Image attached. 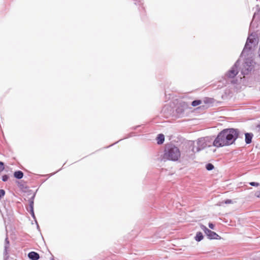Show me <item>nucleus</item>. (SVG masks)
Masks as SVG:
<instances>
[{
	"label": "nucleus",
	"instance_id": "nucleus-1",
	"mask_svg": "<svg viewBox=\"0 0 260 260\" xmlns=\"http://www.w3.org/2000/svg\"><path fill=\"white\" fill-rule=\"evenodd\" d=\"M258 43V39L255 33L249 34L245 46L241 54V57H245V61L241 68V74L248 75L252 71L255 64L252 57L256 47Z\"/></svg>",
	"mask_w": 260,
	"mask_h": 260
},
{
	"label": "nucleus",
	"instance_id": "nucleus-2",
	"mask_svg": "<svg viewBox=\"0 0 260 260\" xmlns=\"http://www.w3.org/2000/svg\"><path fill=\"white\" fill-rule=\"evenodd\" d=\"M240 131L237 128H225L221 131L213 142L216 147H221L233 144L238 138Z\"/></svg>",
	"mask_w": 260,
	"mask_h": 260
},
{
	"label": "nucleus",
	"instance_id": "nucleus-3",
	"mask_svg": "<svg viewBox=\"0 0 260 260\" xmlns=\"http://www.w3.org/2000/svg\"><path fill=\"white\" fill-rule=\"evenodd\" d=\"M180 152L177 147L173 145L167 146L164 155V158L172 161H176L180 156Z\"/></svg>",
	"mask_w": 260,
	"mask_h": 260
},
{
	"label": "nucleus",
	"instance_id": "nucleus-4",
	"mask_svg": "<svg viewBox=\"0 0 260 260\" xmlns=\"http://www.w3.org/2000/svg\"><path fill=\"white\" fill-rule=\"evenodd\" d=\"M201 229L204 232L208 238L209 239H220L221 237L215 232L208 229L206 226L201 224Z\"/></svg>",
	"mask_w": 260,
	"mask_h": 260
},
{
	"label": "nucleus",
	"instance_id": "nucleus-5",
	"mask_svg": "<svg viewBox=\"0 0 260 260\" xmlns=\"http://www.w3.org/2000/svg\"><path fill=\"white\" fill-rule=\"evenodd\" d=\"M190 104L186 102L181 101L177 105L176 112L179 116L184 114V111L189 108Z\"/></svg>",
	"mask_w": 260,
	"mask_h": 260
},
{
	"label": "nucleus",
	"instance_id": "nucleus-6",
	"mask_svg": "<svg viewBox=\"0 0 260 260\" xmlns=\"http://www.w3.org/2000/svg\"><path fill=\"white\" fill-rule=\"evenodd\" d=\"M239 64V60H238L232 68L226 73L225 76L229 78H234L238 73V68Z\"/></svg>",
	"mask_w": 260,
	"mask_h": 260
},
{
	"label": "nucleus",
	"instance_id": "nucleus-7",
	"mask_svg": "<svg viewBox=\"0 0 260 260\" xmlns=\"http://www.w3.org/2000/svg\"><path fill=\"white\" fill-rule=\"evenodd\" d=\"M208 140V138H201L198 140L197 142L198 146L197 151L199 152L210 146V145L207 143Z\"/></svg>",
	"mask_w": 260,
	"mask_h": 260
},
{
	"label": "nucleus",
	"instance_id": "nucleus-8",
	"mask_svg": "<svg viewBox=\"0 0 260 260\" xmlns=\"http://www.w3.org/2000/svg\"><path fill=\"white\" fill-rule=\"evenodd\" d=\"M35 196V194H34L33 196L29 199V204L30 208V213L32 217L35 219L36 217L34 211V200Z\"/></svg>",
	"mask_w": 260,
	"mask_h": 260
},
{
	"label": "nucleus",
	"instance_id": "nucleus-9",
	"mask_svg": "<svg viewBox=\"0 0 260 260\" xmlns=\"http://www.w3.org/2000/svg\"><path fill=\"white\" fill-rule=\"evenodd\" d=\"M28 257L31 260H38L40 258L39 254L35 251H31L28 253Z\"/></svg>",
	"mask_w": 260,
	"mask_h": 260
},
{
	"label": "nucleus",
	"instance_id": "nucleus-10",
	"mask_svg": "<svg viewBox=\"0 0 260 260\" xmlns=\"http://www.w3.org/2000/svg\"><path fill=\"white\" fill-rule=\"evenodd\" d=\"M245 142L247 144H250L252 142V139L253 138V135L251 133H247L245 134Z\"/></svg>",
	"mask_w": 260,
	"mask_h": 260
},
{
	"label": "nucleus",
	"instance_id": "nucleus-11",
	"mask_svg": "<svg viewBox=\"0 0 260 260\" xmlns=\"http://www.w3.org/2000/svg\"><path fill=\"white\" fill-rule=\"evenodd\" d=\"M5 248H4V254H5V256L8 254V249L9 247V241L8 240V238L7 237L5 239Z\"/></svg>",
	"mask_w": 260,
	"mask_h": 260
},
{
	"label": "nucleus",
	"instance_id": "nucleus-12",
	"mask_svg": "<svg viewBox=\"0 0 260 260\" xmlns=\"http://www.w3.org/2000/svg\"><path fill=\"white\" fill-rule=\"evenodd\" d=\"M157 143L158 144H161L165 141V136L163 134H158L157 137Z\"/></svg>",
	"mask_w": 260,
	"mask_h": 260
},
{
	"label": "nucleus",
	"instance_id": "nucleus-13",
	"mask_svg": "<svg viewBox=\"0 0 260 260\" xmlns=\"http://www.w3.org/2000/svg\"><path fill=\"white\" fill-rule=\"evenodd\" d=\"M14 176L18 179H20L23 178V173L21 171H17L14 172Z\"/></svg>",
	"mask_w": 260,
	"mask_h": 260
},
{
	"label": "nucleus",
	"instance_id": "nucleus-14",
	"mask_svg": "<svg viewBox=\"0 0 260 260\" xmlns=\"http://www.w3.org/2000/svg\"><path fill=\"white\" fill-rule=\"evenodd\" d=\"M204 237L203 235V234L201 232H197L196 234V236L195 237V240L198 241L200 242L202 240H203Z\"/></svg>",
	"mask_w": 260,
	"mask_h": 260
},
{
	"label": "nucleus",
	"instance_id": "nucleus-15",
	"mask_svg": "<svg viewBox=\"0 0 260 260\" xmlns=\"http://www.w3.org/2000/svg\"><path fill=\"white\" fill-rule=\"evenodd\" d=\"M202 103L201 100H197L192 101L191 103V105L193 107H196L197 106H198L200 105Z\"/></svg>",
	"mask_w": 260,
	"mask_h": 260
},
{
	"label": "nucleus",
	"instance_id": "nucleus-16",
	"mask_svg": "<svg viewBox=\"0 0 260 260\" xmlns=\"http://www.w3.org/2000/svg\"><path fill=\"white\" fill-rule=\"evenodd\" d=\"M206 169L208 171H211L214 169V166L211 163H208L206 165Z\"/></svg>",
	"mask_w": 260,
	"mask_h": 260
},
{
	"label": "nucleus",
	"instance_id": "nucleus-17",
	"mask_svg": "<svg viewBox=\"0 0 260 260\" xmlns=\"http://www.w3.org/2000/svg\"><path fill=\"white\" fill-rule=\"evenodd\" d=\"M213 99L207 98L204 100V102L206 104H212L213 103Z\"/></svg>",
	"mask_w": 260,
	"mask_h": 260
},
{
	"label": "nucleus",
	"instance_id": "nucleus-18",
	"mask_svg": "<svg viewBox=\"0 0 260 260\" xmlns=\"http://www.w3.org/2000/svg\"><path fill=\"white\" fill-rule=\"evenodd\" d=\"M256 13H254V15H253V19L250 23V30H251L253 27V20L256 17Z\"/></svg>",
	"mask_w": 260,
	"mask_h": 260
},
{
	"label": "nucleus",
	"instance_id": "nucleus-19",
	"mask_svg": "<svg viewBox=\"0 0 260 260\" xmlns=\"http://www.w3.org/2000/svg\"><path fill=\"white\" fill-rule=\"evenodd\" d=\"M5 169L4 164L0 161V172H2Z\"/></svg>",
	"mask_w": 260,
	"mask_h": 260
},
{
	"label": "nucleus",
	"instance_id": "nucleus-20",
	"mask_svg": "<svg viewBox=\"0 0 260 260\" xmlns=\"http://www.w3.org/2000/svg\"><path fill=\"white\" fill-rule=\"evenodd\" d=\"M9 176L7 175H4L2 176V180L4 182H6L8 180Z\"/></svg>",
	"mask_w": 260,
	"mask_h": 260
},
{
	"label": "nucleus",
	"instance_id": "nucleus-21",
	"mask_svg": "<svg viewBox=\"0 0 260 260\" xmlns=\"http://www.w3.org/2000/svg\"><path fill=\"white\" fill-rule=\"evenodd\" d=\"M249 184L252 186H258V185H260L258 183L255 182H251L249 183Z\"/></svg>",
	"mask_w": 260,
	"mask_h": 260
},
{
	"label": "nucleus",
	"instance_id": "nucleus-22",
	"mask_svg": "<svg viewBox=\"0 0 260 260\" xmlns=\"http://www.w3.org/2000/svg\"><path fill=\"white\" fill-rule=\"evenodd\" d=\"M255 196H256V197H257V198H260V190H259V191H257L255 192Z\"/></svg>",
	"mask_w": 260,
	"mask_h": 260
},
{
	"label": "nucleus",
	"instance_id": "nucleus-23",
	"mask_svg": "<svg viewBox=\"0 0 260 260\" xmlns=\"http://www.w3.org/2000/svg\"><path fill=\"white\" fill-rule=\"evenodd\" d=\"M209 227L211 229H214V225L212 223H209Z\"/></svg>",
	"mask_w": 260,
	"mask_h": 260
},
{
	"label": "nucleus",
	"instance_id": "nucleus-24",
	"mask_svg": "<svg viewBox=\"0 0 260 260\" xmlns=\"http://www.w3.org/2000/svg\"><path fill=\"white\" fill-rule=\"evenodd\" d=\"M232 203V200H226L225 201V204H230Z\"/></svg>",
	"mask_w": 260,
	"mask_h": 260
},
{
	"label": "nucleus",
	"instance_id": "nucleus-25",
	"mask_svg": "<svg viewBox=\"0 0 260 260\" xmlns=\"http://www.w3.org/2000/svg\"><path fill=\"white\" fill-rule=\"evenodd\" d=\"M9 258L8 254L6 256L4 255V260H8L7 259Z\"/></svg>",
	"mask_w": 260,
	"mask_h": 260
},
{
	"label": "nucleus",
	"instance_id": "nucleus-26",
	"mask_svg": "<svg viewBox=\"0 0 260 260\" xmlns=\"http://www.w3.org/2000/svg\"><path fill=\"white\" fill-rule=\"evenodd\" d=\"M257 72L258 73V75L260 76V69H258Z\"/></svg>",
	"mask_w": 260,
	"mask_h": 260
},
{
	"label": "nucleus",
	"instance_id": "nucleus-27",
	"mask_svg": "<svg viewBox=\"0 0 260 260\" xmlns=\"http://www.w3.org/2000/svg\"><path fill=\"white\" fill-rule=\"evenodd\" d=\"M110 147H111V145H109V146H107V148H109Z\"/></svg>",
	"mask_w": 260,
	"mask_h": 260
},
{
	"label": "nucleus",
	"instance_id": "nucleus-28",
	"mask_svg": "<svg viewBox=\"0 0 260 260\" xmlns=\"http://www.w3.org/2000/svg\"><path fill=\"white\" fill-rule=\"evenodd\" d=\"M110 147H111V145H109V146H107V148H109Z\"/></svg>",
	"mask_w": 260,
	"mask_h": 260
},
{
	"label": "nucleus",
	"instance_id": "nucleus-29",
	"mask_svg": "<svg viewBox=\"0 0 260 260\" xmlns=\"http://www.w3.org/2000/svg\"><path fill=\"white\" fill-rule=\"evenodd\" d=\"M110 147H111V145H109V146H107V148H109Z\"/></svg>",
	"mask_w": 260,
	"mask_h": 260
}]
</instances>
